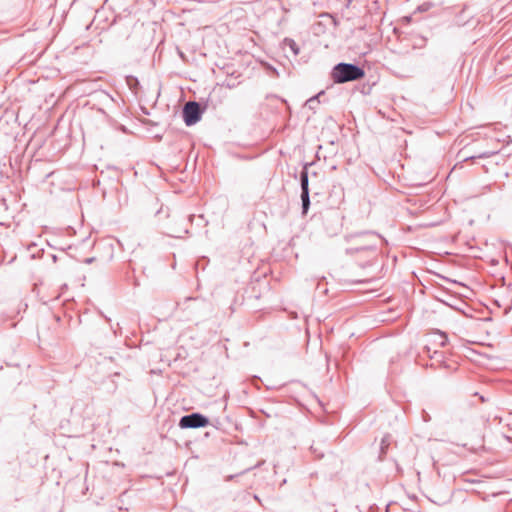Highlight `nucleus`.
<instances>
[{"instance_id":"1","label":"nucleus","mask_w":512,"mask_h":512,"mask_svg":"<svg viewBox=\"0 0 512 512\" xmlns=\"http://www.w3.org/2000/svg\"><path fill=\"white\" fill-rule=\"evenodd\" d=\"M364 75L365 72L361 68L347 63H340L336 65L332 72V78L336 83H345L348 81L362 79Z\"/></svg>"},{"instance_id":"2","label":"nucleus","mask_w":512,"mask_h":512,"mask_svg":"<svg viewBox=\"0 0 512 512\" xmlns=\"http://www.w3.org/2000/svg\"><path fill=\"white\" fill-rule=\"evenodd\" d=\"M184 121L190 126L195 124L200 119V107L196 102H188L183 109Z\"/></svg>"},{"instance_id":"3","label":"nucleus","mask_w":512,"mask_h":512,"mask_svg":"<svg viewBox=\"0 0 512 512\" xmlns=\"http://www.w3.org/2000/svg\"><path fill=\"white\" fill-rule=\"evenodd\" d=\"M207 424L208 420L197 413L182 417L179 423L181 428H199L205 427Z\"/></svg>"},{"instance_id":"4","label":"nucleus","mask_w":512,"mask_h":512,"mask_svg":"<svg viewBox=\"0 0 512 512\" xmlns=\"http://www.w3.org/2000/svg\"><path fill=\"white\" fill-rule=\"evenodd\" d=\"M301 187H302V205L304 212L307 211L309 207V192H308V173L306 171H303L301 173Z\"/></svg>"},{"instance_id":"5","label":"nucleus","mask_w":512,"mask_h":512,"mask_svg":"<svg viewBox=\"0 0 512 512\" xmlns=\"http://www.w3.org/2000/svg\"><path fill=\"white\" fill-rule=\"evenodd\" d=\"M440 338H441L440 344H441V346H444L446 344L447 338L444 335H440Z\"/></svg>"}]
</instances>
